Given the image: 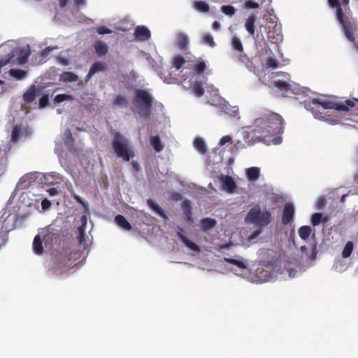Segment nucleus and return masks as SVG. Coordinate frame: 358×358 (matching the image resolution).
Masks as SVG:
<instances>
[{"label":"nucleus","mask_w":358,"mask_h":358,"mask_svg":"<svg viewBox=\"0 0 358 358\" xmlns=\"http://www.w3.org/2000/svg\"><path fill=\"white\" fill-rule=\"evenodd\" d=\"M294 208L292 203H287L285 204L282 215V224L287 225L289 224L294 218Z\"/></svg>","instance_id":"obj_12"},{"label":"nucleus","mask_w":358,"mask_h":358,"mask_svg":"<svg viewBox=\"0 0 358 358\" xmlns=\"http://www.w3.org/2000/svg\"><path fill=\"white\" fill-rule=\"evenodd\" d=\"M57 46H55V47H52V46H48V47H46L45 49H43L42 50V52H41V56L42 57L45 58L46 57H48L50 53L55 49H57Z\"/></svg>","instance_id":"obj_55"},{"label":"nucleus","mask_w":358,"mask_h":358,"mask_svg":"<svg viewBox=\"0 0 358 358\" xmlns=\"http://www.w3.org/2000/svg\"><path fill=\"white\" fill-rule=\"evenodd\" d=\"M20 130L18 127H15L13 129L12 136H11V138H12L13 141H14V142L17 141L18 138H20Z\"/></svg>","instance_id":"obj_53"},{"label":"nucleus","mask_w":358,"mask_h":358,"mask_svg":"<svg viewBox=\"0 0 358 358\" xmlns=\"http://www.w3.org/2000/svg\"><path fill=\"white\" fill-rule=\"evenodd\" d=\"M225 113L231 117H236L238 115V108L237 107H226Z\"/></svg>","instance_id":"obj_46"},{"label":"nucleus","mask_w":358,"mask_h":358,"mask_svg":"<svg viewBox=\"0 0 358 358\" xmlns=\"http://www.w3.org/2000/svg\"><path fill=\"white\" fill-rule=\"evenodd\" d=\"M94 48L99 57L105 56L108 52V45L100 40H97L94 43Z\"/></svg>","instance_id":"obj_16"},{"label":"nucleus","mask_w":358,"mask_h":358,"mask_svg":"<svg viewBox=\"0 0 358 358\" xmlns=\"http://www.w3.org/2000/svg\"><path fill=\"white\" fill-rule=\"evenodd\" d=\"M49 102V96L44 94L39 100L38 106L39 108H43L48 106Z\"/></svg>","instance_id":"obj_50"},{"label":"nucleus","mask_w":358,"mask_h":358,"mask_svg":"<svg viewBox=\"0 0 358 358\" xmlns=\"http://www.w3.org/2000/svg\"><path fill=\"white\" fill-rule=\"evenodd\" d=\"M311 231L310 227L302 226L299 229L298 233L302 240L306 241L310 237Z\"/></svg>","instance_id":"obj_33"},{"label":"nucleus","mask_w":358,"mask_h":358,"mask_svg":"<svg viewBox=\"0 0 358 358\" xmlns=\"http://www.w3.org/2000/svg\"><path fill=\"white\" fill-rule=\"evenodd\" d=\"M36 98V87L32 85L23 95V99L27 103H31Z\"/></svg>","instance_id":"obj_31"},{"label":"nucleus","mask_w":358,"mask_h":358,"mask_svg":"<svg viewBox=\"0 0 358 358\" xmlns=\"http://www.w3.org/2000/svg\"><path fill=\"white\" fill-rule=\"evenodd\" d=\"M328 3L331 8H336V19L342 26L345 36L351 42L355 41L353 35L354 26L344 14L339 0H328Z\"/></svg>","instance_id":"obj_4"},{"label":"nucleus","mask_w":358,"mask_h":358,"mask_svg":"<svg viewBox=\"0 0 358 358\" xmlns=\"http://www.w3.org/2000/svg\"><path fill=\"white\" fill-rule=\"evenodd\" d=\"M134 101L138 114L144 118L150 117L153 104V96L148 91L137 89L134 91Z\"/></svg>","instance_id":"obj_3"},{"label":"nucleus","mask_w":358,"mask_h":358,"mask_svg":"<svg viewBox=\"0 0 358 358\" xmlns=\"http://www.w3.org/2000/svg\"><path fill=\"white\" fill-rule=\"evenodd\" d=\"M322 219V214L320 213H314L311 217V224L315 227L318 225Z\"/></svg>","instance_id":"obj_47"},{"label":"nucleus","mask_w":358,"mask_h":358,"mask_svg":"<svg viewBox=\"0 0 358 358\" xmlns=\"http://www.w3.org/2000/svg\"><path fill=\"white\" fill-rule=\"evenodd\" d=\"M271 213L266 209L262 210L257 205L252 208L248 213L245 221L249 224H253L259 227L268 226L271 222Z\"/></svg>","instance_id":"obj_5"},{"label":"nucleus","mask_w":358,"mask_h":358,"mask_svg":"<svg viewBox=\"0 0 358 358\" xmlns=\"http://www.w3.org/2000/svg\"><path fill=\"white\" fill-rule=\"evenodd\" d=\"M256 275L261 282H266L271 279L272 276L269 271L264 269L263 268H258L256 270Z\"/></svg>","instance_id":"obj_22"},{"label":"nucleus","mask_w":358,"mask_h":358,"mask_svg":"<svg viewBox=\"0 0 358 358\" xmlns=\"http://www.w3.org/2000/svg\"><path fill=\"white\" fill-rule=\"evenodd\" d=\"M78 76L73 72L65 71L60 75V80L64 83L76 82Z\"/></svg>","instance_id":"obj_26"},{"label":"nucleus","mask_w":358,"mask_h":358,"mask_svg":"<svg viewBox=\"0 0 358 358\" xmlns=\"http://www.w3.org/2000/svg\"><path fill=\"white\" fill-rule=\"evenodd\" d=\"M231 44H232L233 48L235 49L236 50L239 51V52L243 51V48L242 43L238 37H236V36L233 37L232 41H231Z\"/></svg>","instance_id":"obj_44"},{"label":"nucleus","mask_w":358,"mask_h":358,"mask_svg":"<svg viewBox=\"0 0 358 358\" xmlns=\"http://www.w3.org/2000/svg\"><path fill=\"white\" fill-rule=\"evenodd\" d=\"M51 204L52 203H41L42 209L43 210H48L50 207Z\"/></svg>","instance_id":"obj_64"},{"label":"nucleus","mask_w":358,"mask_h":358,"mask_svg":"<svg viewBox=\"0 0 358 358\" xmlns=\"http://www.w3.org/2000/svg\"><path fill=\"white\" fill-rule=\"evenodd\" d=\"M284 124L280 115L269 111L255 119L253 131L258 134L259 138L273 137L283 133Z\"/></svg>","instance_id":"obj_1"},{"label":"nucleus","mask_w":358,"mask_h":358,"mask_svg":"<svg viewBox=\"0 0 358 358\" xmlns=\"http://www.w3.org/2000/svg\"><path fill=\"white\" fill-rule=\"evenodd\" d=\"M192 90L193 93L198 97L201 96L204 94L203 85L199 82H196L193 84Z\"/></svg>","instance_id":"obj_36"},{"label":"nucleus","mask_w":358,"mask_h":358,"mask_svg":"<svg viewBox=\"0 0 358 358\" xmlns=\"http://www.w3.org/2000/svg\"><path fill=\"white\" fill-rule=\"evenodd\" d=\"M354 186L355 188L358 189V173L355 176L354 178ZM354 191H356V189H353ZM358 192V190H357Z\"/></svg>","instance_id":"obj_63"},{"label":"nucleus","mask_w":358,"mask_h":358,"mask_svg":"<svg viewBox=\"0 0 358 358\" xmlns=\"http://www.w3.org/2000/svg\"><path fill=\"white\" fill-rule=\"evenodd\" d=\"M266 64L267 68H271L275 69L278 67V62L276 61L275 59L273 57L267 58Z\"/></svg>","instance_id":"obj_48"},{"label":"nucleus","mask_w":358,"mask_h":358,"mask_svg":"<svg viewBox=\"0 0 358 358\" xmlns=\"http://www.w3.org/2000/svg\"><path fill=\"white\" fill-rule=\"evenodd\" d=\"M221 11L226 15L231 17L236 13V9L231 5H224L221 7Z\"/></svg>","instance_id":"obj_41"},{"label":"nucleus","mask_w":358,"mask_h":358,"mask_svg":"<svg viewBox=\"0 0 358 358\" xmlns=\"http://www.w3.org/2000/svg\"><path fill=\"white\" fill-rule=\"evenodd\" d=\"M194 147L200 154H205L206 152V146L203 140L199 137L194 140Z\"/></svg>","instance_id":"obj_29"},{"label":"nucleus","mask_w":358,"mask_h":358,"mask_svg":"<svg viewBox=\"0 0 358 358\" xmlns=\"http://www.w3.org/2000/svg\"><path fill=\"white\" fill-rule=\"evenodd\" d=\"M72 99H73L72 96L65 94H61L56 95L55 97L54 98L53 101L56 103H59L64 101L72 100Z\"/></svg>","instance_id":"obj_43"},{"label":"nucleus","mask_w":358,"mask_h":358,"mask_svg":"<svg viewBox=\"0 0 358 358\" xmlns=\"http://www.w3.org/2000/svg\"><path fill=\"white\" fill-rule=\"evenodd\" d=\"M125 103H126V99L121 95L117 96L113 101V104L117 105V106L125 104Z\"/></svg>","instance_id":"obj_56"},{"label":"nucleus","mask_w":358,"mask_h":358,"mask_svg":"<svg viewBox=\"0 0 358 358\" xmlns=\"http://www.w3.org/2000/svg\"><path fill=\"white\" fill-rule=\"evenodd\" d=\"M38 180V173H28L22 176L16 185L14 192L13 193L9 201L10 200H14L15 196L20 191L23 189H26L30 184L34 182L35 180Z\"/></svg>","instance_id":"obj_7"},{"label":"nucleus","mask_w":358,"mask_h":358,"mask_svg":"<svg viewBox=\"0 0 358 358\" xmlns=\"http://www.w3.org/2000/svg\"><path fill=\"white\" fill-rule=\"evenodd\" d=\"M221 25L220 24L215 21L212 24V29L215 31H219L220 29Z\"/></svg>","instance_id":"obj_60"},{"label":"nucleus","mask_w":358,"mask_h":358,"mask_svg":"<svg viewBox=\"0 0 358 358\" xmlns=\"http://www.w3.org/2000/svg\"><path fill=\"white\" fill-rule=\"evenodd\" d=\"M106 68V65L105 63L96 62L92 64L90 67V71L91 73L94 75L99 71H103Z\"/></svg>","instance_id":"obj_35"},{"label":"nucleus","mask_w":358,"mask_h":358,"mask_svg":"<svg viewBox=\"0 0 358 358\" xmlns=\"http://www.w3.org/2000/svg\"><path fill=\"white\" fill-rule=\"evenodd\" d=\"M134 36L139 41H147L150 38V31L145 26H138L135 29Z\"/></svg>","instance_id":"obj_13"},{"label":"nucleus","mask_w":358,"mask_h":358,"mask_svg":"<svg viewBox=\"0 0 358 358\" xmlns=\"http://www.w3.org/2000/svg\"><path fill=\"white\" fill-rule=\"evenodd\" d=\"M259 7V4L252 0H248L244 3V8L246 9H255Z\"/></svg>","instance_id":"obj_49"},{"label":"nucleus","mask_w":358,"mask_h":358,"mask_svg":"<svg viewBox=\"0 0 358 358\" xmlns=\"http://www.w3.org/2000/svg\"><path fill=\"white\" fill-rule=\"evenodd\" d=\"M191 203H182V209L183 210L182 217L189 224H192L194 222L192 218Z\"/></svg>","instance_id":"obj_17"},{"label":"nucleus","mask_w":358,"mask_h":358,"mask_svg":"<svg viewBox=\"0 0 358 358\" xmlns=\"http://www.w3.org/2000/svg\"><path fill=\"white\" fill-rule=\"evenodd\" d=\"M192 6L199 13H206L210 10L208 4L203 1H194L192 2Z\"/></svg>","instance_id":"obj_21"},{"label":"nucleus","mask_w":358,"mask_h":358,"mask_svg":"<svg viewBox=\"0 0 358 358\" xmlns=\"http://www.w3.org/2000/svg\"><path fill=\"white\" fill-rule=\"evenodd\" d=\"M150 143L157 152H161L164 148L159 136H151L150 137Z\"/></svg>","instance_id":"obj_27"},{"label":"nucleus","mask_w":358,"mask_h":358,"mask_svg":"<svg viewBox=\"0 0 358 358\" xmlns=\"http://www.w3.org/2000/svg\"><path fill=\"white\" fill-rule=\"evenodd\" d=\"M33 250L35 254L40 255L43 252V246L42 243V238L39 234L34 237L33 241Z\"/></svg>","instance_id":"obj_20"},{"label":"nucleus","mask_w":358,"mask_h":358,"mask_svg":"<svg viewBox=\"0 0 358 358\" xmlns=\"http://www.w3.org/2000/svg\"><path fill=\"white\" fill-rule=\"evenodd\" d=\"M64 135H65V143L66 144L72 143L73 142L74 139L73 138L71 131L69 129H67L65 131Z\"/></svg>","instance_id":"obj_51"},{"label":"nucleus","mask_w":358,"mask_h":358,"mask_svg":"<svg viewBox=\"0 0 358 358\" xmlns=\"http://www.w3.org/2000/svg\"><path fill=\"white\" fill-rule=\"evenodd\" d=\"M274 85L280 91L287 92L291 89L290 85L285 80H276L274 83Z\"/></svg>","instance_id":"obj_37"},{"label":"nucleus","mask_w":358,"mask_h":358,"mask_svg":"<svg viewBox=\"0 0 358 358\" xmlns=\"http://www.w3.org/2000/svg\"><path fill=\"white\" fill-rule=\"evenodd\" d=\"M266 199L269 201H287L289 199V196L282 192L277 193L271 191H268L266 194Z\"/></svg>","instance_id":"obj_14"},{"label":"nucleus","mask_w":358,"mask_h":358,"mask_svg":"<svg viewBox=\"0 0 358 358\" xmlns=\"http://www.w3.org/2000/svg\"><path fill=\"white\" fill-rule=\"evenodd\" d=\"M115 223L124 230L129 231L131 229V226L129 222L121 215H117L115 217Z\"/></svg>","instance_id":"obj_25"},{"label":"nucleus","mask_w":358,"mask_h":358,"mask_svg":"<svg viewBox=\"0 0 358 358\" xmlns=\"http://www.w3.org/2000/svg\"><path fill=\"white\" fill-rule=\"evenodd\" d=\"M69 262L70 259H67L66 257V252L64 255L61 253L59 256L55 257L52 260L53 264H57V267L61 269H62L64 266H70L71 263Z\"/></svg>","instance_id":"obj_18"},{"label":"nucleus","mask_w":358,"mask_h":358,"mask_svg":"<svg viewBox=\"0 0 358 358\" xmlns=\"http://www.w3.org/2000/svg\"><path fill=\"white\" fill-rule=\"evenodd\" d=\"M184 231L183 230L181 229V228H178V231L177 232V235L179 237V238L180 239V241L187 247L189 248V249L194 250V251H199V246L195 244L194 243H193L192 241H191L190 240H189L185 235H184Z\"/></svg>","instance_id":"obj_15"},{"label":"nucleus","mask_w":358,"mask_h":358,"mask_svg":"<svg viewBox=\"0 0 358 358\" xmlns=\"http://www.w3.org/2000/svg\"><path fill=\"white\" fill-rule=\"evenodd\" d=\"M231 141V137L229 135L224 136L222 137L220 140L219 145L222 146L225 145L227 143H229Z\"/></svg>","instance_id":"obj_58"},{"label":"nucleus","mask_w":358,"mask_h":358,"mask_svg":"<svg viewBox=\"0 0 358 358\" xmlns=\"http://www.w3.org/2000/svg\"><path fill=\"white\" fill-rule=\"evenodd\" d=\"M85 227H83V224H81L79 227H78V232H79V236L78 237V240H79V242L81 243L84 240H85Z\"/></svg>","instance_id":"obj_54"},{"label":"nucleus","mask_w":358,"mask_h":358,"mask_svg":"<svg viewBox=\"0 0 358 358\" xmlns=\"http://www.w3.org/2000/svg\"><path fill=\"white\" fill-rule=\"evenodd\" d=\"M257 20V17L255 15H250L246 19L245 27L249 34L252 36L255 35V22Z\"/></svg>","instance_id":"obj_19"},{"label":"nucleus","mask_w":358,"mask_h":358,"mask_svg":"<svg viewBox=\"0 0 358 358\" xmlns=\"http://www.w3.org/2000/svg\"><path fill=\"white\" fill-rule=\"evenodd\" d=\"M30 54H31V52L29 49L26 50H22L20 51V53L17 58L18 63L20 64H24L27 63V62L28 61V59L30 56Z\"/></svg>","instance_id":"obj_38"},{"label":"nucleus","mask_w":358,"mask_h":358,"mask_svg":"<svg viewBox=\"0 0 358 358\" xmlns=\"http://www.w3.org/2000/svg\"><path fill=\"white\" fill-rule=\"evenodd\" d=\"M32 194L33 193H31L30 191H24V189H23L17 194L14 199H18L19 201H25L27 199L35 201L36 198L33 199L30 197V195L33 196Z\"/></svg>","instance_id":"obj_32"},{"label":"nucleus","mask_w":358,"mask_h":358,"mask_svg":"<svg viewBox=\"0 0 358 358\" xmlns=\"http://www.w3.org/2000/svg\"><path fill=\"white\" fill-rule=\"evenodd\" d=\"M345 104L347 106L348 108L349 109V108H352L355 106V101H352V100H350V99H348V100H346L345 101Z\"/></svg>","instance_id":"obj_61"},{"label":"nucleus","mask_w":358,"mask_h":358,"mask_svg":"<svg viewBox=\"0 0 358 358\" xmlns=\"http://www.w3.org/2000/svg\"><path fill=\"white\" fill-rule=\"evenodd\" d=\"M224 262H226L229 264H233V265H236L241 268H246V264L243 261L236 260L233 258H227V257L224 258Z\"/></svg>","instance_id":"obj_42"},{"label":"nucleus","mask_w":358,"mask_h":358,"mask_svg":"<svg viewBox=\"0 0 358 358\" xmlns=\"http://www.w3.org/2000/svg\"><path fill=\"white\" fill-rule=\"evenodd\" d=\"M38 180L43 185L48 187H58L64 188L66 182L64 178L59 173L52 172L46 173H38Z\"/></svg>","instance_id":"obj_6"},{"label":"nucleus","mask_w":358,"mask_h":358,"mask_svg":"<svg viewBox=\"0 0 358 358\" xmlns=\"http://www.w3.org/2000/svg\"><path fill=\"white\" fill-rule=\"evenodd\" d=\"M202 41L203 43L207 44L210 47H214L215 45L213 37L209 34L203 35Z\"/></svg>","instance_id":"obj_45"},{"label":"nucleus","mask_w":358,"mask_h":358,"mask_svg":"<svg viewBox=\"0 0 358 358\" xmlns=\"http://www.w3.org/2000/svg\"><path fill=\"white\" fill-rule=\"evenodd\" d=\"M111 145L117 157L122 160L129 162L135 157V151L130 141L120 131L115 132Z\"/></svg>","instance_id":"obj_2"},{"label":"nucleus","mask_w":358,"mask_h":358,"mask_svg":"<svg viewBox=\"0 0 358 358\" xmlns=\"http://www.w3.org/2000/svg\"><path fill=\"white\" fill-rule=\"evenodd\" d=\"M352 250H353V243L351 241H348L345 244L344 249L342 252L343 257V258L349 257L351 255Z\"/></svg>","instance_id":"obj_39"},{"label":"nucleus","mask_w":358,"mask_h":358,"mask_svg":"<svg viewBox=\"0 0 358 358\" xmlns=\"http://www.w3.org/2000/svg\"><path fill=\"white\" fill-rule=\"evenodd\" d=\"M185 59L183 57L179 55L173 59V66L176 69V70L180 69L185 63Z\"/></svg>","instance_id":"obj_40"},{"label":"nucleus","mask_w":358,"mask_h":358,"mask_svg":"<svg viewBox=\"0 0 358 358\" xmlns=\"http://www.w3.org/2000/svg\"><path fill=\"white\" fill-rule=\"evenodd\" d=\"M355 194H358V192L350 189L348 193H344L342 188H336L329 192L327 195L320 197L317 201H327V200L344 201L348 196Z\"/></svg>","instance_id":"obj_9"},{"label":"nucleus","mask_w":358,"mask_h":358,"mask_svg":"<svg viewBox=\"0 0 358 358\" xmlns=\"http://www.w3.org/2000/svg\"><path fill=\"white\" fill-rule=\"evenodd\" d=\"M9 73L17 80H22L27 76V72L25 71L17 69H11L9 71Z\"/></svg>","instance_id":"obj_34"},{"label":"nucleus","mask_w":358,"mask_h":358,"mask_svg":"<svg viewBox=\"0 0 358 358\" xmlns=\"http://www.w3.org/2000/svg\"><path fill=\"white\" fill-rule=\"evenodd\" d=\"M12 57H13V55H11L8 58L0 59V70L1 69L2 67L5 66L10 62V59H12Z\"/></svg>","instance_id":"obj_59"},{"label":"nucleus","mask_w":358,"mask_h":358,"mask_svg":"<svg viewBox=\"0 0 358 358\" xmlns=\"http://www.w3.org/2000/svg\"><path fill=\"white\" fill-rule=\"evenodd\" d=\"M334 109H335L338 111H348V108L345 103H335V106L334 107Z\"/></svg>","instance_id":"obj_57"},{"label":"nucleus","mask_w":358,"mask_h":358,"mask_svg":"<svg viewBox=\"0 0 358 358\" xmlns=\"http://www.w3.org/2000/svg\"><path fill=\"white\" fill-rule=\"evenodd\" d=\"M334 106L335 103L332 101H320L317 99H313L310 102L306 103V109L310 110L315 117L318 115L317 112L320 114L322 113L319 109L320 107H322L323 110H325L334 109Z\"/></svg>","instance_id":"obj_10"},{"label":"nucleus","mask_w":358,"mask_h":358,"mask_svg":"<svg viewBox=\"0 0 358 358\" xmlns=\"http://www.w3.org/2000/svg\"><path fill=\"white\" fill-rule=\"evenodd\" d=\"M216 221L212 218H203L201 220V229L203 231L212 229L216 225Z\"/></svg>","instance_id":"obj_23"},{"label":"nucleus","mask_w":358,"mask_h":358,"mask_svg":"<svg viewBox=\"0 0 358 358\" xmlns=\"http://www.w3.org/2000/svg\"><path fill=\"white\" fill-rule=\"evenodd\" d=\"M246 176L250 181H256L260 176V170L257 167H250L246 169Z\"/></svg>","instance_id":"obj_24"},{"label":"nucleus","mask_w":358,"mask_h":358,"mask_svg":"<svg viewBox=\"0 0 358 358\" xmlns=\"http://www.w3.org/2000/svg\"><path fill=\"white\" fill-rule=\"evenodd\" d=\"M176 43L178 47L181 50H186L188 44V39L187 36L183 34H178L176 38Z\"/></svg>","instance_id":"obj_30"},{"label":"nucleus","mask_w":358,"mask_h":358,"mask_svg":"<svg viewBox=\"0 0 358 358\" xmlns=\"http://www.w3.org/2000/svg\"><path fill=\"white\" fill-rule=\"evenodd\" d=\"M64 188L58 187H48V185L41 186V192L32 194L33 196L36 197L35 201H50L48 196L52 197L57 196L62 192Z\"/></svg>","instance_id":"obj_8"},{"label":"nucleus","mask_w":358,"mask_h":358,"mask_svg":"<svg viewBox=\"0 0 358 358\" xmlns=\"http://www.w3.org/2000/svg\"><path fill=\"white\" fill-rule=\"evenodd\" d=\"M192 69L194 71L196 74L201 75L206 69V62L202 59L199 58L197 59L196 64L192 66Z\"/></svg>","instance_id":"obj_28"},{"label":"nucleus","mask_w":358,"mask_h":358,"mask_svg":"<svg viewBox=\"0 0 358 358\" xmlns=\"http://www.w3.org/2000/svg\"><path fill=\"white\" fill-rule=\"evenodd\" d=\"M222 188L228 193L232 194L236 192V184L232 177L229 176L222 175L220 178Z\"/></svg>","instance_id":"obj_11"},{"label":"nucleus","mask_w":358,"mask_h":358,"mask_svg":"<svg viewBox=\"0 0 358 358\" xmlns=\"http://www.w3.org/2000/svg\"><path fill=\"white\" fill-rule=\"evenodd\" d=\"M96 32L99 35L111 34L113 31L105 26H101L96 28Z\"/></svg>","instance_id":"obj_52"},{"label":"nucleus","mask_w":358,"mask_h":358,"mask_svg":"<svg viewBox=\"0 0 358 358\" xmlns=\"http://www.w3.org/2000/svg\"><path fill=\"white\" fill-rule=\"evenodd\" d=\"M87 216L85 215H83L80 217L81 224L83 225V227H86L87 224Z\"/></svg>","instance_id":"obj_62"}]
</instances>
